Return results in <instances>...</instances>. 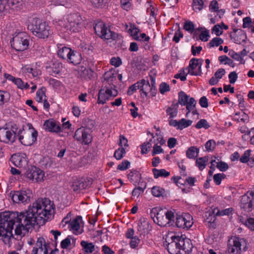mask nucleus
<instances>
[{"label":"nucleus","instance_id":"473e14b6","mask_svg":"<svg viewBox=\"0 0 254 254\" xmlns=\"http://www.w3.org/2000/svg\"><path fill=\"white\" fill-rule=\"evenodd\" d=\"M10 98L9 92L3 90H0V106L3 105L4 103L8 102Z\"/></svg>","mask_w":254,"mask_h":254},{"label":"nucleus","instance_id":"69168bd1","mask_svg":"<svg viewBox=\"0 0 254 254\" xmlns=\"http://www.w3.org/2000/svg\"><path fill=\"white\" fill-rule=\"evenodd\" d=\"M233 211V209L232 207L226 208L223 210H219L217 212V214L219 215H229Z\"/></svg>","mask_w":254,"mask_h":254},{"label":"nucleus","instance_id":"f8f14e48","mask_svg":"<svg viewBox=\"0 0 254 254\" xmlns=\"http://www.w3.org/2000/svg\"><path fill=\"white\" fill-rule=\"evenodd\" d=\"M74 138L82 144L88 145L91 142L92 137L89 129L81 127L75 131Z\"/></svg>","mask_w":254,"mask_h":254},{"label":"nucleus","instance_id":"3c124183","mask_svg":"<svg viewBox=\"0 0 254 254\" xmlns=\"http://www.w3.org/2000/svg\"><path fill=\"white\" fill-rule=\"evenodd\" d=\"M150 93L152 96H154L156 94V87L155 86V80L152 76L150 77Z\"/></svg>","mask_w":254,"mask_h":254},{"label":"nucleus","instance_id":"603ef678","mask_svg":"<svg viewBox=\"0 0 254 254\" xmlns=\"http://www.w3.org/2000/svg\"><path fill=\"white\" fill-rule=\"evenodd\" d=\"M108 0H91L92 3L96 7H102L107 3Z\"/></svg>","mask_w":254,"mask_h":254},{"label":"nucleus","instance_id":"4d7b16f0","mask_svg":"<svg viewBox=\"0 0 254 254\" xmlns=\"http://www.w3.org/2000/svg\"><path fill=\"white\" fill-rule=\"evenodd\" d=\"M129 165L130 162L128 161L124 160L118 165L117 169L121 171H124L127 170Z\"/></svg>","mask_w":254,"mask_h":254},{"label":"nucleus","instance_id":"6e6d98bb","mask_svg":"<svg viewBox=\"0 0 254 254\" xmlns=\"http://www.w3.org/2000/svg\"><path fill=\"white\" fill-rule=\"evenodd\" d=\"M194 28V25L191 21L186 22L184 25V29L190 33L193 32Z\"/></svg>","mask_w":254,"mask_h":254},{"label":"nucleus","instance_id":"e2e57ef3","mask_svg":"<svg viewBox=\"0 0 254 254\" xmlns=\"http://www.w3.org/2000/svg\"><path fill=\"white\" fill-rule=\"evenodd\" d=\"M216 166L217 168L222 172L226 171L229 168L228 164L222 161L218 163Z\"/></svg>","mask_w":254,"mask_h":254},{"label":"nucleus","instance_id":"864d4df0","mask_svg":"<svg viewBox=\"0 0 254 254\" xmlns=\"http://www.w3.org/2000/svg\"><path fill=\"white\" fill-rule=\"evenodd\" d=\"M215 142L214 140H209L205 144V147L208 151H212L215 147Z\"/></svg>","mask_w":254,"mask_h":254},{"label":"nucleus","instance_id":"dca6fc26","mask_svg":"<svg viewBox=\"0 0 254 254\" xmlns=\"http://www.w3.org/2000/svg\"><path fill=\"white\" fill-rule=\"evenodd\" d=\"M26 177L32 181L41 182L44 180L45 173L39 168L33 167L27 172Z\"/></svg>","mask_w":254,"mask_h":254},{"label":"nucleus","instance_id":"f257e3e1","mask_svg":"<svg viewBox=\"0 0 254 254\" xmlns=\"http://www.w3.org/2000/svg\"><path fill=\"white\" fill-rule=\"evenodd\" d=\"M55 212L53 201L49 198H38L22 212H4L0 213V237L3 241L13 237L12 231L15 225V234L21 235L23 231H28L35 224L42 225L52 217Z\"/></svg>","mask_w":254,"mask_h":254},{"label":"nucleus","instance_id":"4c0bfd02","mask_svg":"<svg viewBox=\"0 0 254 254\" xmlns=\"http://www.w3.org/2000/svg\"><path fill=\"white\" fill-rule=\"evenodd\" d=\"M219 61L221 63H224L225 64H228L230 66L234 67L235 66V63L233 61L227 56H221L219 57Z\"/></svg>","mask_w":254,"mask_h":254},{"label":"nucleus","instance_id":"412c9836","mask_svg":"<svg viewBox=\"0 0 254 254\" xmlns=\"http://www.w3.org/2000/svg\"><path fill=\"white\" fill-rule=\"evenodd\" d=\"M191 75H200L201 74L200 66L198 67V71H190V70H186V68H183L179 71V72L175 75V78H180L181 81H185L186 76L188 74Z\"/></svg>","mask_w":254,"mask_h":254},{"label":"nucleus","instance_id":"6e6552de","mask_svg":"<svg viewBox=\"0 0 254 254\" xmlns=\"http://www.w3.org/2000/svg\"><path fill=\"white\" fill-rule=\"evenodd\" d=\"M118 94L115 85L113 84L106 85L99 90L97 102L98 104H104L111 97H115Z\"/></svg>","mask_w":254,"mask_h":254},{"label":"nucleus","instance_id":"f704fd0d","mask_svg":"<svg viewBox=\"0 0 254 254\" xmlns=\"http://www.w3.org/2000/svg\"><path fill=\"white\" fill-rule=\"evenodd\" d=\"M208 161L207 157H200L196 160V166L200 170L204 169L206 165V162Z\"/></svg>","mask_w":254,"mask_h":254},{"label":"nucleus","instance_id":"2eb2a0df","mask_svg":"<svg viewBox=\"0 0 254 254\" xmlns=\"http://www.w3.org/2000/svg\"><path fill=\"white\" fill-rule=\"evenodd\" d=\"M192 220V217L190 214L185 213L177 217L176 225L178 228L188 229L192 226L193 223Z\"/></svg>","mask_w":254,"mask_h":254},{"label":"nucleus","instance_id":"423d86ee","mask_svg":"<svg viewBox=\"0 0 254 254\" xmlns=\"http://www.w3.org/2000/svg\"><path fill=\"white\" fill-rule=\"evenodd\" d=\"M248 249V244L244 238L234 237L229 241L228 251L234 254H241Z\"/></svg>","mask_w":254,"mask_h":254},{"label":"nucleus","instance_id":"79ce46f5","mask_svg":"<svg viewBox=\"0 0 254 254\" xmlns=\"http://www.w3.org/2000/svg\"><path fill=\"white\" fill-rule=\"evenodd\" d=\"M195 127L197 129L201 128L207 129L210 127V125L206 120L201 119L197 123Z\"/></svg>","mask_w":254,"mask_h":254},{"label":"nucleus","instance_id":"5701e85b","mask_svg":"<svg viewBox=\"0 0 254 254\" xmlns=\"http://www.w3.org/2000/svg\"><path fill=\"white\" fill-rule=\"evenodd\" d=\"M82 60L81 55L80 53L71 50L67 61L74 65L79 64Z\"/></svg>","mask_w":254,"mask_h":254},{"label":"nucleus","instance_id":"4468645a","mask_svg":"<svg viewBox=\"0 0 254 254\" xmlns=\"http://www.w3.org/2000/svg\"><path fill=\"white\" fill-rule=\"evenodd\" d=\"M38 133L34 129L31 132H24L22 134L19 135V140L25 146H30L36 140Z\"/></svg>","mask_w":254,"mask_h":254},{"label":"nucleus","instance_id":"a19ab883","mask_svg":"<svg viewBox=\"0 0 254 254\" xmlns=\"http://www.w3.org/2000/svg\"><path fill=\"white\" fill-rule=\"evenodd\" d=\"M151 191L154 196L159 197L164 193L165 190L163 188L160 187L155 186L152 188Z\"/></svg>","mask_w":254,"mask_h":254},{"label":"nucleus","instance_id":"0e129e2a","mask_svg":"<svg viewBox=\"0 0 254 254\" xmlns=\"http://www.w3.org/2000/svg\"><path fill=\"white\" fill-rule=\"evenodd\" d=\"M245 224L248 228L254 231V218H248L245 222Z\"/></svg>","mask_w":254,"mask_h":254},{"label":"nucleus","instance_id":"774afa93","mask_svg":"<svg viewBox=\"0 0 254 254\" xmlns=\"http://www.w3.org/2000/svg\"><path fill=\"white\" fill-rule=\"evenodd\" d=\"M212 32H214L217 36H220L222 34V27L219 24L215 25L212 29Z\"/></svg>","mask_w":254,"mask_h":254},{"label":"nucleus","instance_id":"0eeeda50","mask_svg":"<svg viewBox=\"0 0 254 254\" xmlns=\"http://www.w3.org/2000/svg\"><path fill=\"white\" fill-rule=\"evenodd\" d=\"M12 47L17 51L26 50L29 45L28 36L25 32L15 33L10 41Z\"/></svg>","mask_w":254,"mask_h":254},{"label":"nucleus","instance_id":"8fccbe9b","mask_svg":"<svg viewBox=\"0 0 254 254\" xmlns=\"http://www.w3.org/2000/svg\"><path fill=\"white\" fill-rule=\"evenodd\" d=\"M72 237L68 236L65 239L63 240L61 243V246L63 249H66L71 244Z\"/></svg>","mask_w":254,"mask_h":254},{"label":"nucleus","instance_id":"7c9ffc66","mask_svg":"<svg viewBox=\"0 0 254 254\" xmlns=\"http://www.w3.org/2000/svg\"><path fill=\"white\" fill-rule=\"evenodd\" d=\"M46 91V88L43 86L37 90L36 97L37 101L42 102L44 99H46V96L45 95Z\"/></svg>","mask_w":254,"mask_h":254},{"label":"nucleus","instance_id":"ea45409f","mask_svg":"<svg viewBox=\"0 0 254 254\" xmlns=\"http://www.w3.org/2000/svg\"><path fill=\"white\" fill-rule=\"evenodd\" d=\"M14 83L17 85L18 88L21 89H27L29 87V85L27 83H24L20 78H16Z\"/></svg>","mask_w":254,"mask_h":254},{"label":"nucleus","instance_id":"39448f33","mask_svg":"<svg viewBox=\"0 0 254 254\" xmlns=\"http://www.w3.org/2000/svg\"><path fill=\"white\" fill-rule=\"evenodd\" d=\"M66 22L62 20H59L57 25L66 28L73 32L79 31L82 23L81 16L78 13L69 14L66 18Z\"/></svg>","mask_w":254,"mask_h":254},{"label":"nucleus","instance_id":"72a5a7b5","mask_svg":"<svg viewBox=\"0 0 254 254\" xmlns=\"http://www.w3.org/2000/svg\"><path fill=\"white\" fill-rule=\"evenodd\" d=\"M205 217H206L205 222L209 227H213L214 222L215 220V215L211 212L205 213Z\"/></svg>","mask_w":254,"mask_h":254},{"label":"nucleus","instance_id":"ddd939ff","mask_svg":"<svg viewBox=\"0 0 254 254\" xmlns=\"http://www.w3.org/2000/svg\"><path fill=\"white\" fill-rule=\"evenodd\" d=\"M32 197V191L29 189L14 191L12 194L11 199L17 203H27L30 201Z\"/></svg>","mask_w":254,"mask_h":254},{"label":"nucleus","instance_id":"37998d69","mask_svg":"<svg viewBox=\"0 0 254 254\" xmlns=\"http://www.w3.org/2000/svg\"><path fill=\"white\" fill-rule=\"evenodd\" d=\"M152 139H150L148 142H145L141 146V153L146 154L150 150L152 146Z\"/></svg>","mask_w":254,"mask_h":254},{"label":"nucleus","instance_id":"e433bc0d","mask_svg":"<svg viewBox=\"0 0 254 254\" xmlns=\"http://www.w3.org/2000/svg\"><path fill=\"white\" fill-rule=\"evenodd\" d=\"M196 104V101L193 98H190L189 101L187 102L185 106H186L187 110L188 112L186 113V117L189 116V113L191 111L195 108Z\"/></svg>","mask_w":254,"mask_h":254},{"label":"nucleus","instance_id":"b1692460","mask_svg":"<svg viewBox=\"0 0 254 254\" xmlns=\"http://www.w3.org/2000/svg\"><path fill=\"white\" fill-rule=\"evenodd\" d=\"M140 95L142 98H144L150 93V84L148 80L144 79L140 80Z\"/></svg>","mask_w":254,"mask_h":254},{"label":"nucleus","instance_id":"a18cd8bd","mask_svg":"<svg viewBox=\"0 0 254 254\" xmlns=\"http://www.w3.org/2000/svg\"><path fill=\"white\" fill-rule=\"evenodd\" d=\"M140 81H137L136 83H135V84L132 85L131 86H130L127 91V93L128 95H131L133 94V93L137 89H140Z\"/></svg>","mask_w":254,"mask_h":254},{"label":"nucleus","instance_id":"c756f323","mask_svg":"<svg viewBox=\"0 0 254 254\" xmlns=\"http://www.w3.org/2000/svg\"><path fill=\"white\" fill-rule=\"evenodd\" d=\"M152 172L155 178L157 179L159 177H166L170 175V172L167 171L165 169H153Z\"/></svg>","mask_w":254,"mask_h":254},{"label":"nucleus","instance_id":"bf43d9fd","mask_svg":"<svg viewBox=\"0 0 254 254\" xmlns=\"http://www.w3.org/2000/svg\"><path fill=\"white\" fill-rule=\"evenodd\" d=\"M170 90L169 85L165 82H162L159 86V91L161 94H164L165 92Z\"/></svg>","mask_w":254,"mask_h":254},{"label":"nucleus","instance_id":"9b49d317","mask_svg":"<svg viewBox=\"0 0 254 254\" xmlns=\"http://www.w3.org/2000/svg\"><path fill=\"white\" fill-rule=\"evenodd\" d=\"M240 205L241 209L245 212L251 211L254 207V190L248 191L241 199Z\"/></svg>","mask_w":254,"mask_h":254},{"label":"nucleus","instance_id":"f3484780","mask_svg":"<svg viewBox=\"0 0 254 254\" xmlns=\"http://www.w3.org/2000/svg\"><path fill=\"white\" fill-rule=\"evenodd\" d=\"M49 247L45 240L43 237L38 238L35 247L33 248L31 254H48Z\"/></svg>","mask_w":254,"mask_h":254},{"label":"nucleus","instance_id":"9d476101","mask_svg":"<svg viewBox=\"0 0 254 254\" xmlns=\"http://www.w3.org/2000/svg\"><path fill=\"white\" fill-rule=\"evenodd\" d=\"M16 127H1L0 128V141L5 143L12 144L16 138Z\"/></svg>","mask_w":254,"mask_h":254},{"label":"nucleus","instance_id":"de8ad7c7","mask_svg":"<svg viewBox=\"0 0 254 254\" xmlns=\"http://www.w3.org/2000/svg\"><path fill=\"white\" fill-rule=\"evenodd\" d=\"M126 153L125 149L123 147L119 148L114 153V157L117 160H120L123 157V155Z\"/></svg>","mask_w":254,"mask_h":254},{"label":"nucleus","instance_id":"c03bdc74","mask_svg":"<svg viewBox=\"0 0 254 254\" xmlns=\"http://www.w3.org/2000/svg\"><path fill=\"white\" fill-rule=\"evenodd\" d=\"M235 116H240L239 118H235L234 120L237 121L238 122L242 121L243 122H245L249 121V117L248 116L245 114L244 112H242L241 113H236L235 114Z\"/></svg>","mask_w":254,"mask_h":254},{"label":"nucleus","instance_id":"09e8293b","mask_svg":"<svg viewBox=\"0 0 254 254\" xmlns=\"http://www.w3.org/2000/svg\"><path fill=\"white\" fill-rule=\"evenodd\" d=\"M226 175L224 174H216L213 176L214 182L217 185H219L221 184V181L223 179H224Z\"/></svg>","mask_w":254,"mask_h":254},{"label":"nucleus","instance_id":"c9c22d12","mask_svg":"<svg viewBox=\"0 0 254 254\" xmlns=\"http://www.w3.org/2000/svg\"><path fill=\"white\" fill-rule=\"evenodd\" d=\"M168 115L170 116V118H173L176 117L178 114V105L177 104H172L168 108L166 111Z\"/></svg>","mask_w":254,"mask_h":254},{"label":"nucleus","instance_id":"20e7f679","mask_svg":"<svg viewBox=\"0 0 254 254\" xmlns=\"http://www.w3.org/2000/svg\"><path fill=\"white\" fill-rule=\"evenodd\" d=\"M150 215L154 221L162 227H165L167 225H171L174 221L175 215L173 211L159 207L153 208L150 211Z\"/></svg>","mask_w":254,"mask_h":254},{"label":"nucleus","instance_id":"1a4fd4ad","mask_svg":"<svg viewBox=\"0 0 254 254\" xmlns=\"http://www.w3.org/2000/svg\"><path fill=\"white\" fill-rule=\"evenodd\" d=\"M96 34L102 39L105 40H115L117 34L108 28L102 21H99L94 27Z\"/></svg>","mask_w":254,"mask_h":254},{"label":"nucleus","instance_id":"338daca9","mask_svg":"<svg viewBox=\"0 0 254 254\" xmlns=\"http://www.w3.org/2000/svg\"><path fill=\"white\" fill-rule=\"evenodd\" d=\"M228 77L229 79L230 83L233 84L236 81L237 79V74L235 71L231 72L228 75Z\"/></svg>","mask_w":254,"mask_h":254},{"label":"nucleus","instance_id":"58836bf2","mask_svg":"<svg viewBox=\"0 0 254 254\" xmlns=\"http://www.w3.org/2000/svg\"><path fill=\"white\" fill-rule=\"evenodd\" d=\"M204 1L203 0H193L192 7L193 10L199 11L202 9Z\"/></svg>","mask_w":254,"mask_h":254},{"label":"nucleus","instance_id":"4be33fe9","mask_svg":"<svg viewBox=\"0 0 254 254\" xmlns=\"http://www.w3.org/2000/svg\"><path fill=\"white\" fill-rule=\"evenodd\" d=\"M12 163L17 167H22L26 163L24 154H13L10 158Z\"/></svg>","mask_w":254,"mask_h":254},{"label":"nucleus","instance_id":"cd10ccee","mask_svg":"<svg viewBox=\"0 0 254 254\" xmlns=\"http://www.w3.org/2000/svg\"><path fill=\"white\" fill-rule=\"evenodd\" d=\"M199 153V149L195 146H191L186 151V156L189 159H194Z\"/></svg>","mask_w":254,"mask_h":254},{"label":"nucleus","instance_id":"7ed1b4c3","mask_svg":"<svg viewBox=\"0 0 254 254\" xmlns=\"http://www.w3.org/2000/svg\"><path fill=\"white\" fill-rule=\"evenodd\" d=\"M27 28L33 35L41 39L47 38L53 33L47 22L36 17L29 19Z\"/></svg>","mask_w":254,"mask_h":254},{"label":"nucleus","instance_id":"49530a36","mask_svg":"<svg viewBox=\"0 0 254 254\" xmlns=\"http://www.w3.org/2000/svg\"><path fill=\"white\" fill-rule=\"evenodd\" d=\"M223 43V40L219 37H215L212 39L209 43L210 47L218 46Z\"/></svg>","mask_w":254,"mask_h":254},{"label":"nucleus","instance_id":"5fc2aeb1","mask_svg":"<svg viewBox=\"0 0 254 254\" xmlns=\"http://www.w3.org/2000/svg\"><path fill=\"white\" fill-rule=\"evenodd\" d=\"M251 150H246L243 155L240 158V160L242 163H247L249 160V157L250 156Z\"/></svg>","mask_w":254,"mask_h":254},{"label":"nucleus","instance_id":"a211bd4d","mask_svg":"<svg viewBox=\"0 0 254 254\" xmlns=\"http://www.w3.org/2000/svg\"><path fill=\"white\" fill-rule=\"evenodd\" d=\"M45 130L50 132H59L61 131V127L59 123L57 124L54 120H46L43 125Z\"/></svg>","mask_w":254,"mask_h":254},{"label":"nucleus","instance_id":"f03ea898","mask_svg":"<svg viewBox=\"0 0 254 254\" xmlns=\"http://www.w3.org/2000/svg\"><path fill=\"white\" fill-rule=\"evenodd\" d=\"M166 242H168L167 250L171 254H190L192 249L190 239L172 232L167 236Z\"/></svg>","mask_w":254,"mask_h":254},{"label":"nucleus","instance_id":"680f3d73","mask_svg":"<svg viewBox=\"0 0 254 254\" xmlns=\"http://www.w3.org/2000/svg\"><path fill=\"white\" fill-rule=\"evenodd\" d=\"M131 239V240L129 243L130 247L132 249H135L138 246L140 241V239H139L137 237H134Z\"/></svg>","mask_w":254,"mask_h":254},{"label":"nucleus","instance_id":"052dcab7","mask_svg":"<svg viewBox=\"0 0 254 254\" xmlns=\"http://www.w3.org/2000/svg\"><path fill=\"white\" fill-rule=\"evenodd\" d=\"M128 32L130 33L131 35L133 37L134 39L138 36L139 32V29L135 27L134 25L131 26L128 30Z\"/></svg>","mask_w":254,"mask_h":254},{"label":"nucleus","instance_id":"bb28decb","mask_svg":"<svg viewBox=\"0 0 254 254\" xmlns=\"http://www.w3.org/2000/svg\"><path fill=\"white\" fill-rule=\"evenodd\" d=\"M80 245L83 248L84 254H91L95 251V245L92 243L82 241Z\"/></svg>","mask_w":254,"mask_h":254},{"label":"nucleus","instance_id":"a878e982","mask_svg":"<svg viewBox=\"0 0 254 254\" xmlns=\"http://www.w3.org/2000/svg\"><path fill=\"white\" fill-rule=\"evenodd\" d=\"M203 61L202 59H196L195 58L191 59L190 61L189 66L186 68V70L189 69L190 71H195L194 69L198 65H199V67L200 66V68L201 67ZM198 71V70L196 71ZM200 71H201V69Z\"/></svg>","mask_w":254,"mask_h":254},{"label":"nucleus","instance_id":"aec40b11","mask_svg":"<svg viewBox=\"0 0 254 254\" xmlns=\"http://www.w3.org/2000/svg\"><path fill=\"white\" fill-rule=\"evenodd\" d=\"M92 184V181L89 179L79 180L73 183L72 188L74 191L78 192L81 190L88 188Z\"/></svg>","mask_w":254,"mask_h":254},{"label":"nucleus","instance_id":"2f4dec72","mask_svg":"<svg viewBox=\"0 0 254 254\" xmlns=\"http://www.w3.org/2000/svg\"><path fill=\"white\" fill-rule=\"evenodd\" d=\"M81 217L78 216L74 219L69 223L70 230L74 231V233L76 234L75 232H77L80 228L79 220Z\"/></svg>","mask_w":254,"mask_h":254},{"label":"nucleus","instance_id":"13d9d810","mask_svg":"<svg viewBox=\"0 0 254 254\" xmlns=\"http://www.w3.org/2000/svg\"><path fill=\"white\" fill-rule=\"evenodd\" d=\"M23 69L25 72L31 73L33 77H36L38 75V71L30 66H25Z\"/></svg>","mask_w":254,"mask_h":254},{"label":"nucleus","instance_id":"393cba45","mask_svg":"<svg viewBox=\"0 0 254 254\" xmlns=\"http://www.w3.org/2000/svg\"><path fill=\"white\" fill-rule=\"evenodd\" d=\"M57 46L59 49L57 51L58 57L62 59L67 61L72 49L65 46H63L62 45H57Z\"/></svg>","mask_w":254,"mask_h":254},{"label":"nucleus","instance_id":"6ab92c4d","mask_svg":"<svg viewBox=\"0 0 254 254\" xmlns=\"http://www.w3.org/2000/svg\"><path fill=\"white\" fill-rule=\"evenodd\" d=\"M192 123V121L191 120L182 119L179 121L176 120H171L169 121V125L171 126L177 127V129L182 130L190 126Z\"/></svg>","mask_w":254,"mask_h":254},{"label":"nucleus","instance_id":"c85d7f7f","mask_svg":"<svg viewBox=\"0 0 254 254\" xmlns=\"http://www.w3.org/2000/svg\"><path fill=\"white\" fill-rule=\"evenodd\" d=\"M190 97L188 96L183 91H181L179 93V99L178 103H176L177 105L179 104L182 106H185L187 102L189 101Z\"/></svg>","mask_w":254,"mask_h":254}]
</instances>
